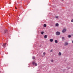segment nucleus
<instances>
[{"mask_svg": "<svg viewBox=\"0 0 73 73\" xmlns=\"http://www.w3.org/2000/svg\"><path fill=\"white\" fill-rule=\"evenodd\" d=\"M8 33V31L7 29H5L4 31V32L3 33V35H5Z\"/></svg>", "mask_w": 73, "mask_h": 73, "instance_id": "nucleus-1", "label": "nucleus"}, {"mask_svg": "<svg viewBox=\"0 0 73 73\" xmlns=\"http://www.w3.org/2000/svg\"><path fill=\"white\" fill-rule=\"evenodd\" d=\"M66 29H64L62 30V33H64V32H66Z\"/></svg>", "mask_w": 73, "mask_h": 73, "instance_id": "nucleus-2", "label": "nucleus"}, {"mask_svg": "<svg viewBox=\"0 0 73 73\" xmlns=\"http://www.w3.org/2000/svg\"><path fill=\"white\" fill-rule=\"evenodd\" d=\"M60 33L58 31H57L56 33V35H60Z\"/></svg>", "mask_w": 73, "mask_h": 73, "instance_id": "nucleus-3", "label": "nucleus"}, {"mask_svg": "<svg viewBox=\"0 0 73 73\" xmlns=\"http://www.w3.org/2000/svg\"><path fill=\"white\" fill-rule=\"evenodd\" d=\"M64 46H67V45H68V43L67 42H65L64 44Z\"/></svg>", "mask_w": 73, "mask_h": 73, "instance_id": "nucleus-4", "label": "nucleus"}, {"mask_svg": "<svg viewBox=\"0 0 73 73\" xmlns=\"http://www.w3.org/2000/svg\"><path fill=\"white\" fill-rule=\"evenodd\" d=\"M6 44H7V43H4L3 44V46L4 47V48H5V46H6Z\"/></svg>", "mask_w": 73, "mask_h": 73, "instance_id": "nucleus-5", "label": "nucleus"}, {"mask_svg": "<svg viewBox=\"0 0 73 73\" xmlns=\"http://www.w3.org/2000/svg\"><path fill=\"white\" fill-rule=\"evenodd\" d=\"M43 27L44 28H46V24H44V25H43Z\"/></svg>", "mask_w": 73, "mask_h": 73, "instance_id": "nucleus-6", "label": "nucleus"}, {"mask_svg": "<svg viewBox=\"0 0 73 73\" xmlns=\"http://www.w3.org/2000/svg\"><path fill=\"white\" fill-rule=\"evenodd\" d=\"M62 41H64L65 40V38L64 37H62Z\"/></svg>", "mask_w": 73, "mask_h": 73, "instance_id": "nucleus-7", "label": "nucleus"}, {"mask_svg": "<svg viewBox=\"0 0 73 73\" xmlns=\"http://www.w3.org/2000/svg\"><path fill=\"white\" fill-rule=\"evenodd\" d=\"M58 55L59 56H61V53L60 52H59L58 54Z\"/></svg>", "mask_w": 73, "mask_h": 73, "instance_id": "nucleus-8", "label": "nucleus"}, {"mask_svg": "<svg viewBox=\"0 0 73 73\" xmlns=\"http://www.w3.org/2000/svg\"><path fill=\"white\" fill-rule=\"evenodd\" d=\"M50 42H53V39H50Z\"/></svg>", "mask_w": 73, "mask_h": 73, "instance_id": "nucleus-9", "label": "nucleus"}, {"mask_svg": "<svg viewBox=\"0 0 73 73\" xmlns=\"http://www.w3.org/2000/svg\"><path fill=\"white\" fill-rule=\"evenodd\" d=\"M32 64L33 65H35V61H33L32 62Z\"/></svg>", "mask_w": 73, "mask_h": 73, "instance_id": "nucleus-10", "label": "nucleus"}, {"mask_svg": "<svg viewBox=\"0 0 73 73\" xmlns=\"http://www.w3.org/2000/svg\"><path fill=\"white\" fill-rule=\"evenodd\" d=\"M55 25H56V27H58V26L59 25L58 24L56 23V24Z\"/></svg>", "mask_w": 73, "mask_h": 73, "instance_id": "nucleus-11", "label": "nucleus"}, {"mask_svg": "<svg viewBox=\"0 0 73 73\" xmlns=\"http://www.w3.org/2000/svg\"><path fill=\"white\" fill-rule=\"evenodd\" d=\"M45 38H47V36L46 35H45L44 36Z\"/></svg>", "mask_w": 73, "mask_h": 73, "instance_id": "nucleus-12", "label": "nucleus"}, {"mask_svg": "<svg viewBox=\"0 0 73 73\" xmlns=\"http://www.w3.org/2000/svg\"><path fill=\"white\" fill-rule=\"evenodd\" d=\"M68 37L69 38H70V37H71V35H69L68 36Z\"/></svg>", "mask_w": 73, "mask_h": 73, "instance_id": "nucleus-13", "label": "nucleus"}, {"mask_svg": "<svg viewBox=\"0 0 73 73\" xmlns=\"http://www.w3.org/2000/svg\"><path fill=\"white\" fill-rule=\"evenodd\" d=\"M55 43H58V41H57V40H55Z\"/></svg>", "mask_w": 73, "mask_h": 73, "instance_id": "nucleus-14", "label": "nucleus"}, {"mask_svg": "<svg viewBox=\"0 0 73 73\" xmlns=\"http://www.w3.org/2000/svg\"><path fill=\"white\" fill-rule=\"evenodd\" d=\"M41 35H43V34H44V32L42 31L41 32Z\"/></svg>", "mask_w": 73, "mask_h": 73, "instance_id": "nucleus-15", "label": "nucleus"}, {"mask_svg": "<svg viewBox=\"0 0 73 73\" xmlns=\"http://www.w3.org/2000/svg\"><path fill=\"white\" fill-rule=\"evenodd\" d=\"M51 62H53V60H52V59L51 60Z\"/></svg>", "mask_w": 73, "mask_h": 73, "instance_id": "nucleus-16", "label": "nucleus"}, {"mask_svg": "<svg viewBox=\"0 0 73 73\" xmlns=\"http://www.w3.org/2000/svg\"><path fill=\"white\" fill-rule=\"evenodd\" d=\"M33 59H35V57L33 56Z\"/></svg>", "mask_w": 73, "mask_h": 73, "instance_id": "nucleus-17", "label": "nucleus"}, {"mask_svg": "<svg viewBox=\"0 0 73 73\" xmlns=\"http://www.w3.org/2000/svg\"><path fill=\"white\" fill-rule=\"evenodd\" d=\"M35 66H37V63H35Z\"/></svg>", "mask_w": 73, "mask_h": 73, "instance_id": "nucleus-18", "label": "nucleus"}, {"mask_svg": "<svg viewBox=\"0 0 73 73\" xmlns=\"http://www.w3.org/2000/svg\"><path fill=\"white\" fill-rule=\"evenodd\" d=\"M71 22L73 23V19L71 20Z\"/></svg>", "mask_w": 73, "mask_h": 73, "instance_id": "nucleus-19", "label": "nucleus"}, {"mask_svg": "<svg viewBox=\"0 0 73 73\" xmlns=\"http://www.w3.org/2000/svg\"><path fill=\"white\" fill-rule=\"evenodd\" d=\"M43 54L44 55H45V52H43Z\"/></svg>", "mask_w": 73, "mask_h": 73, "instance_id": "nucleus-20", "label": "nucleus"}, {"mask_svg": "<svg viewBox=\"0 0 73 73\" xmlns=\"http://www.w3.org/2000/svg\"><path fill=\"white\" fill-rule=\"evenodd\" d=\"M55 18H58V16H56Z\"/></svg>", "mask_w": 73, "mask_h": 73, "instance_id": "nucleus-21", "label": "nucleus"}, {"mask_svg": "<svg viewBox=\"0 0 73 73\" xmlns=\"http://www.w3.org/2000/svg\"><path fill=\"white\" fill-rule=\"evenodd\" d=\"M50 52H53V50H50Z\"/></svg>", "mask_w": 73, "mask_h": 73, "instance_id": "nucleus-22", "label": "nucleus"}, {"mask_svg": "<svg viewBox=\"0 0 73 73\" xmlns=\"http://www.w3.org/2000/svg\"><path fill=\"white\" fill-rule=\"evenodd\" d=\"M15 8L16 9H17V8L16 7H15Z\"/></svg>", "mask_w": 73, "mask_h": 73, "instance_id": "nucleus-23", "label": "nucleus"}, {"mask_svg": "<svg viewBox=\"0 0 73 73\" xmlns=\"http://www.w3.org/2000/svg\"><path fill=\"white\" fill-rule=\"evenodd\" d=\"M62 1H64V0H61Z\"/></svg>", "mask_w": 73, "mask_h": 73, "instance_id": "nucleus-24", "label": "nucleus"}]
</instances>
